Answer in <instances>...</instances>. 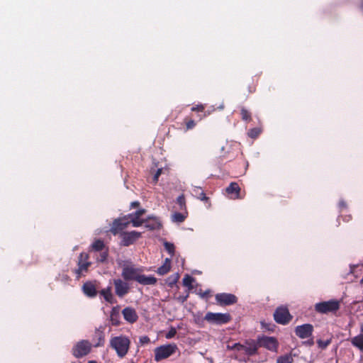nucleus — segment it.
<instances>
[{"label": "nucleus", "mask_w": 363, "mask_h": 363, "mask_svg": "<svg viewBox=\"0 0 363 363\" xmlns=\"http://www.w3.org/2000/svg\"><path fill=\"white\" fill-rule=\"evenodd\" d=\"M82 291L89 298H94L97 295L96 286L91 281H86L83 284Z\"/></svg>", "instance_id": "6ab92c4d"}, {"label": "nucleus", "mask_w": 363, "mask_h": 363, "mask_svg": "<svg viewBox=\"0 0 363 363\" xmlns=\"http://www.w3.org/2000/svg\"><path fill=\"white\" fill-rule=\"evenodd\" d=\"M145 213V210L144 208H141L128 215V218L130 220V223L133 227L137 228L143 225L145 219L140 218V216H142Z\"/></svg>", "instance_id": "4468645a"}, {"label": "nucleus", "mask_w": 363, "mask_h": 363, "mask_svg": "<svg viewBox=\"0 0 363 363\" xmlns=\"http://www.w3.org/2000/svg\"><path fill=\"white\" fill-rule=\"evenodd\" d=\"M195 322L198 324H200L201 322H203V319H201L200 318H196Z\"/></svg>", "instance_id": "603ef678"}, {"label": "nucleus", "mask_w": 363, "mask_h": 363, "mask_svg": "<svg viewBox=\"0 0 363 363\" xmlns=\"http://www.w3.org/2000/svg\"><path fill=\"white\" fill-rule=\"evenodd\" d=\"M201 191V188L198 186H193L192 193L197 196Z\"/></svg>", "instance_id": "de8ad7c7"}, {"label": "nucleus", "mask_w": 363, "mask_h": 363, "mask_svg": "<svg viewBox=\"0 0 363 363\" xmlns=\"http://www.w3.org/2000/svg\"><path fill=\"white\" fill-rule=\"evenodd\" d=\"M258 344L259 346L264 347L271 351L275 350L277 347V340L272 337H262L259 339Z\"/></svg>", "instance_id": "f3484780"}, {"label": "nucleus", "mask_w": 363, "mask_h": 363, "mask_svg": "<svg viewBox=\"0 0 363 363\" xmlns=\"http://www.w3.org/2000/svg\"><path fill=\"white\" fill-rule=\"evenodd\" d=\"M330 343V340H318L317 344L318 347L321 349L326 348Z\"/></svg>", "instance_id": "72a5a7b5"}, {"label": "nucleus", "mask_w": 363, "mask_h": 363, "mask_svg": "<svg viewBox=\"0 0 363 363\" xmlns=\"http://www.w3.org/2000/svg\"><path fill=\"white\" fill-rule=\"evenodd\" d=\"M196 196L199 200L203 201H206L208 199V198L206 196V194L204 193V191H202L201 189V191L199 193V194Z\"/></svg>", "instance_id": "58836bf2"}, {"label": "nucleus", "mask_w": 363, "mask_h": 363, "mask_svg": "<svg viewBox=\"0 0 363 363\" xmlns=\"http://www.w3.org/2000/svg\"><path fill=\"white\" fill-rule=\"evenodd\" d=\"M241 116L244 121H250L251 119L250 112L244 108L241 109Z\"/></svg>", "instance_id": "f704fd0d"}, {"label": "nucleus", "mask_w": 363, "mask_h": 363, "mask_svg": "<svg viewBox=\"0 0 363 363\" xmlns=\"http://www.w3.org/2000/svg\"><path fill=\"white\" fill-rule=\"evenodd\" d=\"M178 278H179L178 275H177L176 277H169L168 280H167L168 285L170 287H172L177 283V281L178 280Z\"/></svg>", "instance_id": "e433bc0d"}, {"label": "nucleus", "mask_w": 363, "mask_h": 363, "mask_svg": "<svg viewBox=\"0 0 363 363\" xmlns=\"http://www.w3.org/2000/svg\"><path fill=\"white\" fill-rule=\"evenodd\" d=\"M243 348H244L243 345L240 344V343H235L233 346L230 347L231 350L240 351V352H243Z\"/></svg>", "instance_id": "4c0bfd02"}, {"label": "nucleus", "mask_w": 363, "mask_h": 363, "mask_svg": "<svg viewBox=\"0 0 363 363\" xmlns=\"http://www.w3.org/2000/svg\"><path fill=\"white\" fill-rule=\"evenodd\" d=\"M313 326L310 323H306L297 325L294 329V333L297 337L301 339H306L312 337Z\"/></svg>", "instance_id": "ddd939ff"}, {"label": "nucleus", "mask_w": 363, "mask_h": 363, "mask_svg": "<svg viewBox=\"0 0 363 363\" xmlns=\"http://www.w3.org/2000/svg\"><path fill=\"white\" fill-rule=\"evenodd\" d=\"M218 108H219L220 109H223V108H224V105H223V104H220V105L219 106V107H218Z\"/></svg>", "instance_id": "4d7b16f0"}, {"label": "nucleus", "mask_w": 363, "mask_h": 363, "mask_svg": "<svg viewBox=\"0 0 363 363\" xmlns=\"http://www.w3.org/2000/svg\"><path fill=\"white\" fill-rule=\"evenodd\" d=\"M91 248L93 250L96 252H101L104 248V242L101 240H95L92 245Z\"/></svg>", "instance_id": "bb28decb"}, {"label": "nucleus", "mask_w": 363, "mask_h": 363, "mask_svg": "<svg viewBox=\"0 0 363 363\" xmlns=\"http://www.w3.org/2000/svg\"><path fill=\"white\" fill-rule=\"evenodd\" d=\"M177 334V329L174 327H171L169 330L166 333L165 337L167 339L173 338Z\"/></svg>", "instance_id": "c9c22d12"}, {"label": "nucleus", "mask_w": 363, "mask_h": 363, "mask_svg": "<svg viewBox=\"0 0 363 363\" xmlns=\"http://www.w3.org/2000/svg\"><path fill=\"white\" fill-rule=\"evenodd\" d=\"M186 216L183 213L175 212L172 215V221L173 223H181L184 221Z\"/></svg>", "instance_id": "393cba45"}, {"label": "nucleus", "mask_w": 363, "mask_h": 363, "mask_svg": "<svg viewBox=\"0 0 363 363\" xmlns=\"http://www.w3.org/2000/svg\"><path fill=\"white\" fill-rule=\"evenodd\" d=\"M139 341L142 345H145L149 343L150 340L147 336L144 335L140 337Z\"/></svg>", "instance_id": "a19ab883"}, {"label": "nucleus", "mask_w": 363, "mask_h": 363, "mask_svg": "<svg viewBox=\"0 0 363 363\" xmlns=\"http://www.w3.org/2000/svg\"><path fill=\"white\" fill-rule=\"evenodd\" d=\"M108 257V251H102L99 255L96 257V259L99 262H104L106 261Z\"/></svg>", "instance_id": "473e14b6"}, {"label": "nucleus", "mask_w": 363, "mask_h": 363, "mask_svg": "<svg viewBox=\"0 0 363 363\" xmlns=\"http://www.w3.org/2000/svg\"><path fill=\"white\" fill-rule=\"evenodd\" d=\"M303 344L308 346H312L314 345L313 339L311 337L309 340L303 342Z\"/></svg>", "instance_id": "49530a36"}, {"label": "nucleus", "mask_w": 363, "mask_h": 363, "mask_svg": "<svg viewBox=\"0 0 363 363\" xmlns=\"http://www.w3.org/2000/svg\"><path fill=\"white\" fill-rule=\"evenodd\" d=\"M360 334H363V323L361 325L360 327Z\"/></svg>", "instance_id": "6e6d98bb"}, {"label": "nucleus", "mask_w": 363, "mask_h": 363, "mask_svg": "<svg viewBox=\"0 0 363 363\" xmlns=\"http://www.w3.org/2000/svg\"><path fill=\"white\" fill-rule=\"evenodd\" d=\"M358 267V266L350 267V272L354 274L355 269H357Z\"/></svg>", "instance_id": "3c124183"}, {"label": "nucleus", "mask_w": 363, "mask_h": 363, "mask_svg": "<svg viewBox=\"0 0 363 363\" xmlns=\"http://www.w3.org/2000/svg\"><path fill=\"white\" fill-rule=\"evenodd\" d=\"M99 295L101 298L104 299V301L108 303L113 304L117 302L116 298L112 293L111 287L107 286L106 288L102 289L99 291Z\"/></svg>", "instance_id": "a211bd4d"}, {"label": "nucleus", "mask_w": 363, "mask_h": 363, "mask_svg": "<svg viewBox=\"0 0 363 363\" xmlns=\"http://www.w3.org/2000/svg\"><path fill=\"white\" fill-rule=\"evenodd\" d=\"M88 363H97L96 361L91 360L89 361Z\"/></svg>", "instance_id": "bf43d9fd"}, {"label": "nucleus", "mask_w": 363, "mask_h": 363, "mask_svg": "<svg viewBox=\"0 0 363 363\" xmlns=\"http://www.w3.org/2000/svg\"><path fill=\"white\" fill-rule=\"evenodd\" d=\"M221 150H222V151H223V150H224V147H222Z\"/></svg>", "instance_id": "680f3d73"}, {"label": "nucleus", "mask_w": 363, "mask_h": 363, "mask_svg": "<svg viewBox=\"0 0 363 363\" xmlns=\"http://www.w3.org/2000/svg\"><path fill=\"white\" fill-rule=\"evenodd\" d=\"M92 346L89 340H82L73 346L72 354L76 358H82L90 353Z\"/></svg>", "instance_id": "20e7f679"}, {"label": "nucleus", "mask_w": 363, "mask_h": 363, "mask_svg": "<svg viewBox=\"0 0 363 363\" xmlns=\"http://www.w3.org/2000/svg\"><path fill=\"white\" fill-rule=\"evenodd\" d=\"M248 166H249L248 162H246V164H245V171L247 170V169Z\"/></svg>", "instance_id": "13d9d810"}, {"label": "nucleus", "mask_w": 363, "mask_h": 363, "mask_svg": "<svg viewBox=\"0 0 363 363\" xmlns=\"http://www.w3.org/2000/svg\"><path fill=\"white\" fill-rule=\"evenodd\" d=\"M351 342L352 345L359 349L361 351H363V334H359L355 337H354Z\"/></svg>", "instance_id": "b1692460"}, {"label": "nucleus", "mask_w": 363, "mask_h": 363, "mask_svg": "<svg viewBox=\"0 0 363 363\" xmlns=\"http://www.w3.org/2000/svg\"><path fill=\"white\" fill-rule=\"evenodd\" d=\"M291 318L286 307H278L274 313V320L279 324L286 325L289 323Z\"/></svg>", "instance_id": "1a4fd4ad"}, {"label": "nucleus", "mask_w": 363, "mask_h": 363, "mask_svg": "<svg viewBox=\"0 0 363 363\" xmlns=\"http://www.w3.org/2000/svg\"><path fill=\"white\" fill-rule=\"evenodd\" d=\"M177 203L179 205V208L181 211H186V201L184 196L183 194L179 195L177 199Z\"/></svg>", "instance_id": "c85d7f7f"}, {"label": "nucleus", "mask_w": 363, "mask_h": 363, "mask_svg": "<svg viewBox=\"0 0 363 363\" xmlns=\"http://www.w3.org/2000/svg\"><path fill=\"white\" fill-rule=\"evenodd\" d=\"M215 298L217 303L222 306H230L238 301V298L234 294L228 293L217 294Z\"/></svg>", "instance_id": "f8f14e48"}, {"label": "nucleus", "mask_w": 363, "mask_h": 363, "mask_svg": "<svg viewBox=\"0 0 363 363\" xmlns=\"http://www.w3.org/2000/svg\"><path fill=\"white\" fill-rule=\"evenodd\" d=\"M120 308L119 306H116L111 311L110 320L113 325L117 326L121 323Z\"/></svg>", "instance_id": "aec40b11"}, {"label": "nucleus", "mask_w": 363, "mask_h": 363, "mask_svg": "<svg viewBox=\"0 0 363 363\" xmlns=\"http://www.w3.org/2000/svg\"><path fill=\"white\" fill-rule=\"evenodd\" d=\"M243 347V352L249 356H252L257 352V344L254 340L246 342Z\"/></svg>", "instance_id": "412c9836"}, {"label": "nucleus", "mask_w": 363, "mask_h": 363, "mask_svg": "<svg viewBox=\"0 0 363 363\" xmlns=\"http://www.w3.org/2000/svg\"><path fill=\"white\" fill-rule=\"evenodd\" d=\"M195 281L194 278L189 274H186L183 278L182 282L184 286L188 287V291L193 289L192 283Z\"/></svg>", "instance_id": "a878e982"}, {"label": "nucleus", "mask_w": 363, "mask_h": 363, "mask_svg": "<svg viewBox=\"0 0 363 363\" xmlns=\"http://www.w3.org/2000/svg\"><path fill=\"white\" fill-rule=\"evenodd\" d=\"M163 244L166 251L170 255L171 257H173L174 255V244L167 241H164Z\"/></svg>", "instance_id": "7c9ffc66"}, {"label": "nucleus", "mask_w": 363, "mask_h": 363, "mask_svg": "<svg viewBox=\"0 0 363 363\" xmlns=\"http://www.w3.org/2000/svg\"><path fill=\"white\" fill-rule=\"evenodd\" d=\"M292 362L293 357L289 354L280 356L277 359V363H292Z\"/></svg>", "instance_id": "cd10ccee"}, {"label": "nucleus", "mask_w": 363, "mask_h": 363, "mask_svg": "<svg viewBox=\"0 0 363 363\" xmlns=\"http://www.w3.org/2000/svg\"><path fill=\"white\" fill-rule=\"evenodd\" d=\"M94 338L97 339V342L93 345L95 347H101L104 343V333L99 329H96L95 331Z\"/></svg>", "instance_id": "5701e85b"}, {"label": "nucleus", "mask_w": 363, "mask_h": 363, "mask_svg": "<svg viewBox=\"0 0 363 363\" xmlns=\"http://www.w3.org/2000/svg\"><path fill=\"white\" fill-rule=\"evenodd\" d=\"M171 265L169 264H163L157 268V273L160 275H164L170 270Z\"/></svg>", "instance_id": "c756f323"}, {"label": "nucleus", "mask_w": 363, "mask_h": 363, "mask_svg": "<svg viewBox=\"0 0 363 363\" xmlns=\"http://www.w3.org/2000/svg\"><path fill=\"white\" fill-rule=\"evenodd\" d=\"M261 132L262 129L260 128H254L248 131L247 135L251 138L255 139L259 136Z\"/></svg>", "instance_id": "2f4dec72"}, {"label": "nucleus", "mask_w": 363, "mask_h": 363, "mask_svg": "<svg viewBox=\"0 0 363 363\" xmlns=\"http://www.w3.org/2000/svg\"><path fill=\"white\" fill-rule=\"evenodd\" d=\"M139 205H140V203L138 201H133L130 204L131 207H133V208L137 207Z\"/></svg>", "instance_id": "8fccbe9b"}, {"label": "nucleus", "mask_w": 363, "mask_h": 363, "mask_svg": "<svg viewBox=\"0 0 363 363\" xmlns=\"http://www.w3.org/2000/svg\"><path fill=\"white\" fill-rule=\"evenodd\" d=\"M113 283L115 289V294L119 298H123L127 295L130 290V286L128 281H125L123 279H114Z\"/></svg>", "instance_id": "6e6552de"}, {"label": "nucleus", "mask_w": 363, "mask_h": 363, "mask_svg": "<svg viewBox=\"0 0 363 363\" xmlns=\"http://www.w3.org/2000/svg\"><path fill=\"white\" fill-rule=\"evenodd\" d=\"M142 272V268L136 267L133 264L123 265L121 277L125 281H135L143 286L155 285L157 283V279L154 276H146L143 274Z\"/></svg>", "instance_id": "f257e3e1"}, {"label": "nucleus", "mask_w": 363, "mask_h": 363, "mask_svg": "<svg viewBox=\"0 0 363 363\" xmlns=\"http://www.w3.org/2000/svg\"><path fill=\"white\" fill-rule=\"evenodd\" d=\"M88 255L86 253H81L78 259V267L74 269V272L77 278L84 277L88 272V269L91 265V262L88 261Z\"/></svg>", "instance_id": "0eeeda50"}, {"label": "nucleus", "mask_w": 363, "mask_h": 363, "mask_svg": "<svg viewBox=\"0 0 363 363\" xmlns=\"http://www.w3.org/2000/svg\"><path fill=\"white\" fill-rule=\"evenodd\" d=\"M201 292H203L201 289H200L196 294H198V293H201Z\"/></svg>", "instance_id": "052dcab7"}, {"label": "nucleus", "mask_w": 363, "mask_h": 363, "mask_svg": "<svg viewBox=\"0 0 363 363\" xmlns=\"http://www.w3.org/2000/svg\"><path fill=\"white\" fill-rule=\"evenodd\" d=\"M339 207L340 208H346L347 207V204H346L345 201H343V200H340V202H339Z\"/></svg>", "instance_id": "09e8293b"}, {"label": "nucleus", "mask_w": 363, "mask_h": 363, "mask_svg": "<svg viewBox=\"0 0 363 363\" xmlns=\"http://www.w3.org/2000/svg\"><path fill=\"white\" fill-rule=\"evenodd\" d=\"M359 8H360L362 12L363 13V0H361Z\"/></svg>", "instance_id": "5fc2aeb1"}, {"label": "nucleus", "mask_w": 363, "mask_h": 363, "mask_svg": "<svg viewBox=\"0 0 363 363\" xmlns=\"http://www.w3.org/2000/svg\"><path fill=\"white\" fill-rule=\"evenodd\" d=\"M143 224H145V227L150 230H159L162 227V223L159 218L153 216H147Z\"/></svg>", "instance_id": "dca6fc26"}, {"label": "nucleus", "mask_w": 363, "mask_h": 363, "mask_svg": "<svg viewBox=\"0 0 363 363\" xmlns=\"http://www.w3.org/2000/svg\"><path fill=\"white\" fill-rule=\"evenodd\" d=\"M204 109V106L202 104L196 105L191 108L192 111H202Z\"/></svg>", "instance_id": "37998d69"}, {"label": "nucleus", "mask_w": 363, "mask_h": 363, "mask_svg": "<svg viewBox=\"0 0 363 363\" xmlns=\"http://www.w3.org/2000/svg\"><path fill=\"white\" fill-rule=\"evenodd\" d=\"M177 349L178 347L174 343L159 346L154 350L155 360L156 362H160L162 359H167L174 354Z\"/></svg>", "instance_id": "7ed1b4c3"}, {"label": "nucleus", "mask_w": 363, "mask_h": 363, "mask_svg": "<svg viewBox=\"0 0 363 363\" xmlns=\"http://www.w3.org/2000/svg\"><path fill=\"white\" fill-rule=\"evenodd\" d=\"M121 313L124 320L130 324L135 323L138 319V315L135 309L132 307H125L123 309Z\"/></svg>", "instance_id": "2eb2a0df"}, {"label": "nucleus", "mask_w": 363, "mask_h": 363, "mask_svg": "<svg viewBox=\"0 0 363 363\" xmlns=\"http://www.w3.org/2000/svg\"><path fill=\"white\" fill-rule=\"evenodd\" d=\"M130 223V220L128 218V216L116 218L113 221L111 227V232L113 235H116L122 233L121 231L127 228Z\"/></svg>", "instance_id": "9d476101"}, {"label": "nucleus", "mask_w": 363, "mask_h": 363, "mask_svg": "<svg viewBox=\"0 0 363 363\" xmlns=\"http://www.w3.org/2000/svg\"><path fill=\"white\" fill-rule=\"evenodd\" d=\"M210 293H211V291L209 289H207L203 292L198 293V294L202 298H207Z\"/></svg>", "instance_id": "c03bdc74"}, {"label": "nucleus", "mask_w": 363, "mask_h": 363, "mask_svg": "<svg viewBox=\"0 0 363 363\" xmlns=\"http://www.w3.org/2000/svg\"><path fill=\"white\" fill-rule=\"evenodd\" d=\"M170 262H171V259L170 258H166L165 260H164V264H170Z\"/></svg>", "instance_id": "864d4df0"}, {"label": "nucleus", "mask_w": 363, "mask_h": 363, "mask_svg": "<svg viewBox=\"0 0 363 363\" xmlns=\"http://www.w3.org/2000/svg\"><path fill=\"white\" fill-rule=\"evenodd\" d=\"M315 311L321 314H326L330 312H335L340 308V301L331 299L327 301H322L315 304Z\"/></svg>", "instance_id": "39448f33"}, {"label": "nucleus", "mask_w": 363, "mask_h": 363, "mask_svg": "<svg viewBox=\"0 0 363 363\" xmlns=\"http://www.w3.org/2000/svg\"><path fill=\"white\" fill-rule=\"evenodd\" d=\"M228 194H235L234 199H238L240 191V188L238 183L231 182L225 189Z\"/></svg>", "instance_id": "4be33fe9"}, {"label": "nucleus", "mask_w": 363, "mask_h": 363, "mask_svg": "<svg viewBox=\"0 0 363 363\" xmlns=\"http://www.w3.org/2000/svg\"><path fill=\"white\" fill-rule=\"evenodd\" d=\"M196 125V123L193 120H190L186 123V128L192 129Z\"/></svg>", "instance_id": "a18cd8bd"}, {"label": "nucleus", "mask_w": 363, "mask_h": 363, "mask_svg": "<svg viewBox=\"0 0 363 363\" xmlns=\"http://www.w3.org/2000/svg\"><path fill=\"white\" fill-rule=\"evenodd\" d=\"M162 168H159L155 174H154L153 176V181L154 182H157L158 179H159V177L160 176V174H162Z\"/></svg>", "instance_id": "ea45409f"}, {"label": "nucleus", "mask_w": 363, "mask_h": 363, "mask_svg": "<svg viewBox=\"0 0 363 363\" xmlns=\"http://www.w3.org/2000/svg\"><path fill=\"white\" fill-rule=\"evenodd\" d=\"M188 297H189V291H187V293L185 295L179 296L177 297V300L179 301H180L181 303H184L187 300Z\"/></svg>", "instance_id": "79ce46f5"}, {"label": "nucleus", "mask_w": 363, "mask_h": 363, "mask_svg": "<svg viewBox=\"0 0 363 363\" xmlns=\"http://www.w3.org/2000/svg\"><path fill=\"white\" fill-rule=\"evenodd\" d=\"M121 238V245L128 247L133 244L141 236V233L133 230L130 232H122L120 235Z\"/></svg>", "instance_id": "9b49d317"}, {"label": "nucleus", "mask_w": 363, "mask_h": 363, "mask_svg": "<svg viewBox=\"0 0 363 363\" xmlns=\"http://www.w3.org/2000/svg\"><path fill=\"white\" fill-rule=\"evenodd\" d=\"M130 340L125 335L113 337L110 340V346L113 348L118 357L122 358L126 355L130 347Z\"/></svg>", "instance_id": "f03ea898"}, {"label": "nucleus", "mask_w": 363, "mask_h": 363, "mask_svg": "<svg viewBox=\"0 0 363 363\" xmlns=\"http://www.w3.org/2000/svg\"><path fill=\"white\" fill-rule=\"evenodd\" d=\"M203 320L208 321L211 324L223 325L228 323L231 320V316L229 313H212L208 312Z\"/></svg>", "instance_id": "423d86ee"}]
</instances>
